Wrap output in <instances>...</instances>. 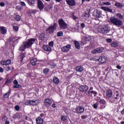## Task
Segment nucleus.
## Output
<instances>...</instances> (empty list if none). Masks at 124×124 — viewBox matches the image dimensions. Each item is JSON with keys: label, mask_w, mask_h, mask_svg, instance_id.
I'll return each instance as SVG.
<instances>
[{"label": "nucleus", "mask_w": 124, "mask_h": 124, "mask_svg": "<svg viewBox=\"0 0 124 124\" xmlns=\"http://www.w3.org/2000/svg\"><path fill=\"white\" fill-rule=\"evenodd\" d=\"M7 117L4 116L2 118V121H7Z\"/></svg>", "instance_id": "obj_51"}, {"label": "nucleus", "mask_w": 124, "mask_h": 124, "mask_svg": "<svg viewBox=\"0 0 124 124\" xmlns=\"http://www.w3.org/2000/svg\"><path fill=\"white\" fill-rule=\"evenodd\" d=\"M61 120L63 122H65V121H66L67 120V116L66 115H62L61 116Z\"/></svg>", "instance_id": "obj_30"}, {"label": "nucleus", "mask_w": 124, "mask_h": 124, "mask_svg": "<svg viewBox=\"0 0 124 124\" xmlns=\"http://www.w3.org/2000/svg\"><path fill=\"white\" fill-rule=\"evenodd\" d=\"M66 1L69 6H75L76 5L75 0H66Z\"/></svg>", "instance_id": "obj_11"}, {"label": "nucleus", "mask_w": 124, "mask_h": 124, "mask_svg": "<svg viewBox=\"0 0 124 124\" xmlns=\"http://www.w3.org/2000/svg\"><path fill=\"white\" fill-rule=\"evenodd\" d=\"M51 67V68H55V67H56V66H57V65L56 64H55L54 63H52L50 64Z\"/></svg>", "instance_id": "obj_40"}, {"label": "nucleus", "mask_w": 124, "mask_h": 124, "mask_svg": "<svg viewBox=\"0 0 124 124\" xmlns=\"http://www.w3.org/2000/svg\"><path fill=\"white\" fill-rule=\"evenodd\" d=\"M28 103H29L30 105L35 106L36 105H38V104L40 103V102L39 100H32L28 101Z\"/></svg>", "instance_id": "obj_10"}, {"label": "nucleus", "mask_w": 124, "mask_h": 124, "mask_svg": "<svg viewBox=\"0 0 124 124\" xmlns=\"http://www.w3.org/2000/svg\"><path fill=\"white\" fill-rule=\"evenodd\" d=\"M110 21L112 24H113L114 26H122L123 25V22L121 20L116 18L115 17H111L110 18Z\"/></svg>", "instance_id": "obj_3"}, {"label": "nucleus", "mask_w": 124, "mask_h": 124, "mask_svg": "<svg viewBox=\"0 0 124 124\" xmlns=\"http://www.w3.org/2000/svg\"><path fill=\"white\" fill-rule=\"evenodd\" d=\"M76 70L78 72H82L83 70V68L82 66H78L76 68Z\"/></svg>", "instance_id": "obj_23"}, {"label": "nucleus", "mask_w": 124, "mask_h": 124, "mask_svg": "<svg viewBox=\"0 0 124 124\" xmlns=\"http://www.w3.org/2000/svg\"><path fill=\"white\" fill-rule=\"evenodd\" d=\"M115 5L117 6V7H120V8H122V7H123V5L122 4L119 2L116 3Z\"/></svg>", "instance_id": "obj_32"}, {"label": "nucleus", "mask_w": 124, "mask_h": 124, "mask_svg": "<svg viewBox=\"0 0 124 124\" xmlns=\"http://www.w3.org/2000/svg\"><path fill=\"white\" fill-rule=\"evenodd\" d=\"M21 5H22L23 6H26V4L24 2H21Z\"/></svg>", "instance_id": "obj_56"}, {"label": "nucleus", "mask_w": 124, "mask_h": 124, "mask_svg": "<svg viewBox=\"0 0 124 124\" xmlns=\"http://www.w3.org/2000/svg\"><path fill=\"white\" fill-rule=\"evenodd\" d=\"M107 42H108V43H111L112 42V39H107Z\"/></svg>", "instance_id": "obj_49"}, {"label": "nucleus", "mask_w": 124, "mask_h": 124, "mask_svg": "<svg viewBox=\"0 0 124 124\" xmlns=\"http://www.w3.org/2000/svg\"><path fill=\"white\" fill-rule=\"evenodd\" d=\"M121 114L123 116H124V108L122 110Z\"/></svg>", "instance_id": "obj_59"}, {"label": "nucleus", "mask_w": 124, "mask_h": 124, "mask_svg": "<svg viewBox=\"0 0 124 124\" xmlns=\"http://www.w3.org/2000/svg\"><path fill=\"white\" fill-rule=\"evenodd\" d=\"M105 5H110L111 3L109 2H105L103 3Z\"/></svg>", "instance_id": "obj_47"}, {"label": "nucleus", "mask_w": 124, "mask_h": 124, "mask_svg": "<svg viewBox=\"0 0 124 124\" xmlns=\"http://www.w3.org/2000/svg\"><path fill=\"white\" fill-rule=\"evenodd\" d=\"M113 95V92L110 90H108L106 92V96L107 97H112Z\"/></svg>", "instance_id": "obj_20"}, {"label": "nucleus", "mask_w": 124, "mask_h": 124, "mask_svg": "<svg viewBox=\"0 0 124 124\" xmlns=\"http://www.w3.org/2000/svg\"><path fill=\"white\" fill-rule=\"evenodd\" d=\"M53 82L54 84H59L60 83V79L57 77H54L53 79Z\"/></svg>", "instance_id": "obj_25"}, {"label": "nucleus", "mask_w": 124, "mask_h": 124, "mask_svg": "<svg viewBox=\"0 0 124 124\" xmlns=\"http://www.w3.org/2000/svg\"><path fill=\"white\" fill-rule=\"evenodd\" d=\"M38 6L40 10H43L44 8V4L40 0H38Z\"/></svg>", "instance_id": "obj_12"}, {"label": "nucleus", "mask_w": 124, "mask_h": 124, "mask_svg": "<svg viewBox=\"0 0 124 124\" xmlns=\"http://www.w3.org/2000/svg\"><path fill=\"white\" fill-rule=\"evenodd\" d=\"M97 31L100 33H108L110 31V29L107 25H101L97 27Z\"/></svg>", "instance_id": "obj_2"}, {"label": "nucleus", "mask_w": 124, "mask_h": 124, "mask_svg": "<svg viewBox=\"0 0 124 124\" xmlns=\"http://www.w3.org/2000/svg\"><path fill=\"white\" fill-rule=\"evenodd\" d=\"M48 45L51 46V47H53V46H54V42L53 41L50 42L48 44Z\"/></svg>", "instance_id": "obj_46"}, {"label": "nucleus", "mask_w": 124, "mask_h": 124, "mask_svg": "<svg viewBox=\"0 0 124 124\" xmlns=\"http://www.w3.org/2000/svg\"><path fill=\"white\" fill-rule=\"evenodd\" d=\"M104 51L103 48L102 47H98L95 49L92 50V54H98L99 53H102Z\"/></svg>", "instance_id": "obj_9"}, {"label": "nucleus", "mask_w": 124, "mask_h": 124, "mask_svg": "<svg viewBox=\"0 0 124 124\" xmlns=\"http://www.w3.org/2000/svg\"><path fill=\"white\" fill-rule=\"evenodd\" d=\"M15 108L16 111H19L20 110V107L18 105L16 106Z\"/></svg>", "instance_id": "obj_44"}, {"label": "nucleus", "mask_w": 124, "mask_h": 124, "mask_svg": "<svg viewBox=\"0 0 124 124\" xmlns=\"http://www.w3.org/2000/svg\"><path fill=\"white\" fill-rule=\"evenodd\" d=\"M9 96V92L7 93L6 94L4 95V97L5 98H7Z\"/></svg>", "instance_id": "obj_41"}, {"label": "nucleus", "mask_w": 124, "mask_h": 124, "mask_svg": "<svg viewBox=\"0 0 124 124\" xmlns=\"http://www.w3.org/2000/svg\"><path fill=\"white\" fill-rule=\"evenodd\" d=\"M56 1H57L58 2H60V1H62V0H55Z\"/></svg>", "instance_id": "obj_61"}, {"label": "nucleus", "mask_w": 124, "mask_h": 124, "mask_svg": "<svg viewBox=\"0 0 124 124\" xmlns=\"http://www.w3.org/2000/svg\"><path fill=\"white\" fill-rule=\"evenodd\" d=\"M28 1L30 5H32V4H34V1H35V0H28Z\"/></svg>", "instance_id": "obj_31"}, {"label": "nucleus", "mask_w": 124, "mask_h": 124, "mask_svg": "<svg viewBox=\"0 0 124 124\" xmlns=\"http://www.w3.org/2000/svg\"><path fill=\"white\" fill-rule=\"evenodd\" d=\"M105 100H103V99H101L100 100V104H105Z\"/></svg>", "instance_id": "obj_42"}, {"label": "nucleus", "mask_w": 124, "mask_h": 124, "mask_svg": "<svg viewBox=\"0 0 124 124\" xmlns=\"http://www.w3.org/2000/svg\"><path fill=\"white\" fill-rule=\"evenodd\" d=\"M52 107L53 108H56V104H52Z\"/></svg>", "instance_id": "obj_60"}, {"label": "nucleus", "mask_w": 124, "mask_h": 124, "mask_svg": "<svg viewBox=\"0 0 124 124\" xmlns=\"http://www.w3.org/2000/svg\"><path fill=\"white\" fill-rule=\"evenodd\" d=\"M0 63L2 65H8V64H10L11 63V61L10 60H8L6 61H1Z\"/></svg>", "instance_id": "obj_17"}, {"label": "nucleus", "mask_w": 124, "mask_h": 124, "mask_svg": "<svg viewBox=\"0 0 124 124\" xmlns=\"http://www.w3.org/2000/svg\"><path fill=\"white\" fill-rule=\"evenodd\" d=\"M40 116L41 117H44V114H40Z\"/></svg>", "instance_id": "obj_62"}, {"label": "nucleus", "mask_w": 124, "mask_h": 124, "mask_svg": "<svg viewBox=\"0 0 124 124\" xmlns=\"http://www.w3.org/2000/svg\"><path fill=\"white\" fill-rule=\"evenodd\" d=\"M10 122L9 121L6 120L5 124H10Z\"/></svg>", "instance_id": "obj_58"}, {"label": "nucleus", "mask_w": 124, "mask_h": 124, "mask_svg": "<svg viewBox=\"0 0 124 124\" xmlns=\"http://www.w3.org/2000/svg\"><path fill=\"white\" fill-rule=\"evenodd\" d=\"M80 27H81V28H82V29L84 28H85V24H84V23H81V25H80Z\"/></svg>", "instance_id": "obj_53"}, {"label": "nucleus", "mask_w": 124, "mask_h": 124, "mask_svg": "<svg viewBox=\"0 0 124 124\" xmlns=\"http://www.w3.org/2000/svg\"><path fill=\"white\" fill-rule=\"evenodd\" d=\"M72 18L74 19V20H77L78 17L74 15V14L72 15Z\"/></svg>", "instance_id": "obj_45"}, {"label": "nucleus", "mask_w": 124, "mask_h": 124, "mask_svg": "<svg viewBox=\"0 0 124 124\" xmlns=\"http://www.w3.org/2000/svg\"><path fill=\"white\" fill-rule=\"evenodd\" d=\"M36 122L37 124H43L44 120L41 117H38L36 119Z\"/></svg>", "instance_id": "obj_19"}, {"label": "nucleus", "mask_w": 124, "mask_h": 124, "mask_svg": "<svg viewBox=\"0 0 124 124\" xmlns=\"http://www.w3.org/2000/svg\"><path fill=\"white\" fill-rule=\"evenodd\" d=\"M11 69V68L9 66H8L7 68H6L7 71H10Z\"/></svg>", "instance_id": "obj_54"}, {"label": "nucleus", "mask_w": 124, "mask_h": 124, "mask_svg": "<svg viewBox=\"0 0 124 124\" xmlns=\"http://www.w3.org/2000/svg\"><path fill=\"white\" fill-rule=\"evenodd\" d=\"M121 124H124V121H122V122H121Z\"/></svg>", "instance_id": "obj_63"}, {"label": "nucleus", "mask_w": 124, "mask_h": 124, "mask_svg": "<svg viewBox=\"0 0 124 124\" xmlns=\"http://www.w3.org/2000/svg\"><path fill=\"white\" fill-rule=\"evenodd\" d=\"M45 105L46 106H50L52 104V100L51 99L47 98L44 101Z\"/></svg>", "instance_id": "obj_13"}, {"label": "nucleus", "mask_w": 124, "mask_h": 124, "mask_svg": "<svg viewBox=\"0 0 124 124\" xmlns=\"http://www.w3.org/2000/svg\"><path fill=\"white\" fill-rule=\"evenodd\" d=\"M108 60V58L105 56L100 57L99 59V61L102 63H104V62H106V61Z\"/></svg>", "instance_id": "obj_15"}, {"label": "nucleus", "mask_w": 124, "mask_h": 124, "mask_svg": "<svg viewBox=\"0 0 124 124\" xmlns=\"http://www.w3.org/2000/svg\"><path fill=\"white\" fill-rule=\"evenodd\" d=\"M93 87H90V90H93Z\"/></svg>", "instance_id": "obj_64"}, {"label": "nucleus", "mask_w": 124, "mask_h": 124, "mask_svg": "<svg viewBox=\"0 0 124 124\" xmlns=\"http://www.w3.org/2000/svg\"><path fill=\"white\" fill-rule=\"evenodd\" d=\"M86 41H90L91 40V37L90 36H87L85 38Z\"/></svg>", "instance_id": "obj_39"}, {"label": "nucleus", "mask_w": 124, "mask_h": 124, "mask_svg": "<svg viewBox=\"0 0 124 124\" xmlns=\"http://www.w3.org/2000/svg\"><path fill=\"white\" fill-rule=\"evenodd\" d=\"M111 46L112 47H117V46H119V43L118 42H113L111 44Z\"/></svg>", "instance_id": "obj_28"}, {"label": "nucleus", "mask_w": 124, "mask_h": 124, "mask_svg": "<svg viewBox=\"0 0 124 124\" xmlns=\"http://www.w3.org/2000/svg\"><path fill=\"white\" fill-rule=\"evenodd\" d=\"M78 90L80 92H86L85 93L87 95H90V94H91V92L90 91H88V90H89V87L87 85H82V86H80L78 88Z\"/></svg>", "instance_id": "obj_4"}, {"label": "nucleus", "mask_w": 124, "mask_h": 124, "mask_svg": "<svg viewBox=\"0 0 124 124\" xmlns=\"http://www.w3.org/2000/svg\"><path fill=\"white\" fill-rule=\"evenodd\" d=\"M101 14V12L97 11V10H95L93 13V16L94 17H95V18H99V16H100Z\"/></svg>", "instance_id": "obj_14"}, {"label": "nucleus", "mask_w": 124, "mask_h": 124, "mask_svg": "<svg viewBox=\"0 0 124 124\" xmlns=\"http://www.w3.org/2000/svg\"><path fill=\"white\" fill-rule=\"evenodd\" d=\"M57 29V24H54L53 26L49 27L47 29H46V32L47 33H53L54 31H55V30Z\"/></svg>", "instance_id": "obj_6"}, {"label": "nucleus", "mask_w": 124, "mask_h": 124, "mask_svg": "<svg viewBox=\"0 0 124 124\" xmlns=\"http://www.w3.org/2000/svg\"><path fill=\"white\" fill-rule=\"evenodd\" d=\"M116 68L118 69H122V67L121 66H120L119 65H117Z\"/></svg>", "instance_id": "obj_55"}, {"label": "nucleus", "mask_w": 124, "mask_h": 124, "mask_svg": "<svg viewBox=\"0 0 124 124\" xmlns=\"http://www.w3.org/2000/svg\"><path fill=\"white\" fill-rule=\"evenodd\" d=\"M37 62V59L36 58H33L31 60V63L32 65H35L36 64V62Z\"/></svg>", "instance_id": "obj_22"}, {"label": "nucleus", "mask_w": 124, "mask_h": 124, "mask_svg": "<svg viewBox=\"0 0 124 124\" xmlns=\"http://www.w3.org/2000/svg\"><path fill=\"white\" fill-rule=\"evenodd\" d=\"M93 107L94 108V109H96L97 107H98V103H95L93 105Z\"/></svg>", "instance_id": "obj_36"}, {"label": "nucleus", "mask_w": 124, "mask_h": 124, "mask_svg": "<svg viewBox=\"0 0 124 124\" xmlns=\"http://www.w3.org/2000/svg\"><path fill=\"white\" fill-rule=\"evenodd\" d=\"M74 43L76 49L79 50V49H80V44H79V42H78L77 41H75Z\"/></svg>", "instance_id": "obj_24"}, {"label": "nucleus", "mask_w": 124, "mask_h": 124, "mask_svg": "<svg viewBox=\"0 0 124 124\" xmlns=\"http://www.w3.org/2000/svg\"><path fill=\"white\" fill-rule=\"evenodd\" d=\"M81 118V119H87V118H88V115H82Z\"/></svg>", "instance_id": "obj_48"}, {"label": "nucleus", "mask_w": 124, "mask_h": 124, "mask_svg": "<svg viewBox=\"0 0 124 124\" xmlns=\"http://www.w3.org/2000/svg\"><path fill=\"white\" fill-rule=\"evenodd\" d=\"M25 54H24V53H21L18 57V59L20 62H23V60L24 59V58H25Z\"/></svg>", "instance_id": "obj_27"}, {"label": "nucleus", "mask_w": 124, "mask_h": 124, "mask_svg": "<svg viewBox=\"0 0 124 124\" xmlns=\"http://www.w3.org/2000/svg\"><path fill=\"white\" fill-rule=\"evenodd\" d=\"M105 107H106L105 104L101 105V109H104Z\"/></svg>", "instance_id": "obj_50"}, {"label": "nucleus", "mask_w": 124, "mask_h": 124, "mask_svg": "<svg viewBox=\"0 0 124 124\" xmlns=\"http://www.w3.org/2000/svg\"><path fill=\"white\" fill-rule=\"evenodd\" d=\"M116 16L118 18H119V19H124V16L121 15V14H116Z\"/></svg>", "instance_id": "obj_34"}, {"label": "nucleus", "mask_w": 124, "mask_h": 124, "mask_svg": "<svg viewBox=\"0 0 124 124\" xmlns=\"http://www.w3.org/2000/svg\"><path fill=\"white\" fill-rule=\"evenodd\" d=\"M63 35V34L62 33V31L58 32L57 33V36H62Z\"/></svg>", "instance_id": "obj_38"}, {"label": "nucleus", "mask_w": 124, "mask_h": 124, "mask_svg": "<svg viewBox=\"0 0 124 124\" xmlns=\"http://www.w3.org/2000/svg\"><path fill=\"white\" fill-rule=\"evenodd\" d=\"M70 48H71V46L70 44H68L65 46H62L61 48V51L63 53H67V52L70 50Z\"/></svg>", "instance_id": "obj_8"}, {"label": "nucleus", "mask_w": 124, "mask_h": 124, "mask_svg": "<svg viewBox=\"0 0 124 124\" xmlns=\"http://www.w3.org/2000/svg\"><path fill=\"white\" fill-rule=\"evenodd\" d=\"M91 93L93 94H97V93L95 91H91Z\"/></svg>", "instance_id": "obj_57"}, {"label": "nucleus", "mask_w": 124, "mask_h": 124, "mask_svg": "<svg viewBox=\"0 0 124 124\" xmlns=\"http://www.w3.org/2000/svg\"><path fill=\"white\" fill-rule=\"evenodd\" d=\"M16 21H20L21 20V16L17 15L15 17Z\"/></svg>", "instance_id": "obj_33"}, {"label": "nucleus", "mask_w": 124, "mask_h": 124, "mask_svg": "<svg viewBox=\"0 0 124 124\" xmlns=\"http://www.w3.org/2000/svg\"><path fill=\"white\" fill-rule=\"evenodd\" d=\"M13 29L15 31H18V30H19V28H18V26L16 25L13 26Z\"/></svg>", "instance_id": "obj_35"}, {"label": "nucleus", "mask_w": 124, "mask_h": 124, "mask_svg": "<svg viewBox=\"0 0 124 124\" xmlns=\"http://www.w3.org/2000/svg\"><path fill=\"white\" fill-rule=\"evenodd\" d=\"M43 48L45 51H47V52H50L51 50V47L49 46H44Z\"/></svg>", "instance_id": "obj_26"}, {"label": "nucleus", "mask_w": 124, "mask_h": 124, "mask_svg": "<svg viewBox=\"0 0 124 124\" xmlns=\"http://www.w3.org/2000/svg\"><path fill=\"white\" fill-rule=\"evenodd\" d=\"M49 72V69L47 68L44 69L43 70V73L44 74H47Z\"/></svg>", "instance_id": "obj_37"}, {"label": "nucleus", "mask_w": 124, "mask_h": 124, "mask_svg": "<svg viewBox=\"0 0 124 124\" xmlns=\"http://www.w3.org/2000/svg\"><path fill=\"white\" fill-rule=\"evenodd\" d=\"M0 6H1V7H4V6H5V4H4V2H0Z\"/></svg>", "instance_id": "obj_43"}, {"label": "nucleus", "mask_w": 124, "mask_h": 124, "mask_svg": "<svg viewBox=\"0 0 124 124\" xmlns=\"http://www.w3.org/2000/svg\"><path fill=\"white\" fill-rule=\"evenodd\" d=\"M39 38L40 40H43L44 38H45V33H42L41 34H40L39 36Z\"/></svg>", "instance_id": "obj_29"}, {"label": "nucleus", "mask_w": 124, "mask_h": 124, "mask_svg": "<svg viewBox=\"0 0 124 124\" xmlns=\"http://www.w3.org/2000/svg\"><path fill=\"white\" fill-rule=\"evenodd\" d=\"M74 110L75 111L76 113L81 114V113H84V111H85V108L82 106H78Z\"/></svg>", "instance_id": "obj_7"}, {"label": "nucleus", "mask_w": 124, "mask_h": 124, "mask_svg": "<svg viewBox=\"0 0 124 124\" xmlns=\"http://www.w3.org/2000/svg\"><path fill=\"white\" fill-rule=\"evenodd\" d=\"M101 8L104 11H108V12H110V13H112L113 12V10H112V9L107 7H102Z\"/></svg>", "instance_id": "obj_21"}, {"label": "nucleus", "mask_w": 124, "mask_h": 124, "mask_svg": "<svg viewBox=\"0 0 124 124\" xmlns=\"http://www.w3.org/2000/svg\"><path fill=\"white\" fill-rule=\"evenodd\" d=\"M13 84L15 89H20V88H21V85L18 84V81H17V80H15L13 82Z\"/></svg>", "instance_id": "obj_16"}, {"label": "nucleus", "mask_w": 124, "mask_h": 124, "mask_svg": "<svg viewBox=\"0 0 124 124\" xmlns=\"http://www.w3.org/2000/svg\"><path fill=\"white\" fill-rule=\"evenodd\" d=\"M58 23L59 24V27L60 29L65 30V29L67 28V24H66L62 19H59Z\"/></svg>", "instance_id": "obj_5"}, {"label": "nucleus", "mask_w": 124, "mask_h": 124, "mask_svg": "<svg viewBox=\"0 0 124 124\" xmlns=\"http://www.w3.org/2000/svg\"><path fill=\"white\" fill-rule=\"evenodd\" d=\"M0 31L2 34H5L6 33V31H7L6 28L2 26L0 27Z\"/></svg>", "instance_id": "obj_18"}, {"label": "nucleus", "mask_w": 124, "mask_h": 124, "mask_svg": "<svg viewBox=\"0 0 124 124\" xmlns=\"http://www.w3.org/2000/svg\"><path fill=\"white\" fill-rule=\"evenodd\" d=\"M0 73H3V68H1V67H0Z\"/></svg>", "instance_id": "obj_52"}, {"label": "nucleus", "mask_w": 124, "mask_h": 124, "mask_svg": "<svg viewBox=\"0 0 124 124\" xmlns=\"http://www.w3.org/2000/svg\"><path fill=\"white\" fill-rule=\"evenodd\" d=\"M35 39L31 38L28 40L27 42H24L19 47V50L21 52L25 51L26 48H30L31 47V45L35 42Z\"/></svg>", "instance_id": "obj_1"}]
</instances>
